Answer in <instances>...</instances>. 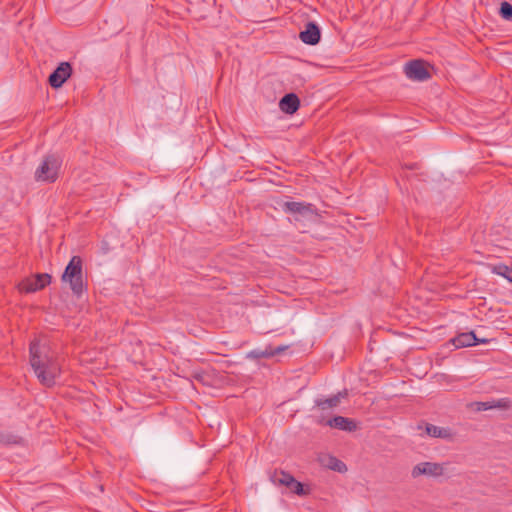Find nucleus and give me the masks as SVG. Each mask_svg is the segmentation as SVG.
<instances>
[{
  "instance_id": "7ed1b4c3",
  "label": "nucleus",
  "mask_w": 512,
  "mask_h": 512,
  "mask_svg": "<svg viewBox=\"0 0 512 512\" xmlns=\"http://www.w3.org/2000/svg\"><path fill=\"white\" fill-rule=\"evenodd\" d=\"M61 160L56 155H47L36 169L34 177L38 182L53 183L58 178Z\"/></svg>"
},
{
  "instance_id": "a211bd4d",
  "label": "nucleus",
  "mask_w": 512,
  "mask_h": 512,
  "mask_svg": "<svg viewBox=\"0 0 512 512\" xmlns=\"http://www.w3.org/2000/svg\"><path fill=\"white\" fill-rule=\"evenodd\" d=\"M492 272L494 274L500 275L507 279L510 282V279H512V268L508 267L505 264H497L492 266Z\"/></svg>"
},
{
  "instance_id": "412c9836",
  "label": "nucleus",
  "mask_w": 512,
  "mask_h": 512,
  "mask_svg": "<svg viewBox=\"0 0 512 512\" xmlns=\"http://www.w3.org/2000/svg\"><path fill=\"white\" fill-rule=\"evenodd\" d=\"M499 14L503 19L512 21V5L506 1L502 2Z\"/></svg>"
},
{
  "instance_id": "6ab92c4d",
  "label": "nucleus",
  "mask_w": 512,
  "mask_h": 512,
  "mask_svg": "<svg viewBox=\"0 0 512 512\" xmlns=\"http://www.w3.org/2000/svg\"><path fill=\"white\" fill-rule=\"evenodd\" d=\"M271 357H272V353L269 350V346L263 350L262 349H254L247 353V358L254 359V360L261 359V358H271Z\"/></svg>"
},
{
  "instance_id": "39448f33",
  "label": "nucleus",
  "mask_w": 512,
  "mask_h": 512,
  "mask_svg": "<svg viewBox=\"0 0 512 512\" xmlns=\"http://www.w3.org/2000/svg\"><path fill=\"white\" fill-rule=\"evenodd\" d=\"M444 474V465L435 462H420L412 468V478L420 476L440 477Z\"/></svg>"
},
{
  "instance_id": "20e7f679",
  "label": "nucleus",
  "mask_w": 512,
  "mask_h": 512,
  "mask_svg": "<svg viewBox=\"0 0 512 512\" xmlns=\"http://www.w3.org/2000/svg\"><path fill=\"white\" fill-rule=\"evenodd\" d=\"M404 72L408 79L423 82L430 79L431 74L422 60H411L404 66Z\"/></svg>"
},
{
  "instance_id": "b1692460",
  "label": "nucleus",
  "mask_w": 512,
  "mask_h": 512,
  "mask_svg": "<svg viewBox=\"0 0 512 512\" xmlns=\"http://www.w3.org/2000/svg\"><path fill=\"white\" fill-rule=\"evenodd\" d=\"M1 442L11 443L12 441L10 440V438H5L4 436L0 435V443Z\"/></svg>"
},
{
  "instance_id": "f03ea898",
  "label": "nucleus",
  "mask_w": 512,
  "mask_h": 512,
  "mask_svg": "<svg viewBox=\"0 0 512 512\" xmlns=\"http://www.w3.org/2000/svg\"><path fill=\"white\" fill-rule=\"evenodd\" d=\"M63 282L69 283L70 289L76 296H81L85 290L82 276V259L73 256L66 266L61 277Z\"/></svg>"
},
{
  "instance_id": "423d86ee",
  "label": "nucleus",
  "mask_w": 512,
  "mask_h": 512,
  "mask_svg": "<svg viewBox=\"0 0 512 512\" xmlns=\"http://www.w3.org/2000/svg\"><path fill=\"white\" fill-rule=\"evenodd\" d=\"M72 67L68 62H62L59 66L50 74L48 82L53 88H60L65 81L71 76Z\"/></svg>"
},
{
  "instance_id": "9d476101",
  "label": "nucleus",
  "mask_w": 512,
  "mask_h": 512,
  "mask_svg": "<svg viewBox=\"0 0 512 512\" xmlns=\"http://www.w3.org/2000/svg\"><path fill=\"white\" fill-rule=\"evenodd\" d=\"M456 348L470 347L478 343H486V339L479 340L473 331L460 333L451 340Z\"/></svg>"
},
{
  "instance_id": "9b49d317",
  "label": "nucleus",
  "mask_w": 512,
  "mask_h": 512,
  "mask_svg": "<svg viewBox=\"0 0 512 512\" xmlns=\"http://www.w3.org/2000/svg\"><path fill=\"white\" fill-rule=\"evenodd\" d=\"M299 106V98L294 93L284 95L279 102V108L286 114H294L298 110Z\"/></svg>"
},
{
  "instance_id": "f8f14e48",
  "label": "nucleus",
  "mask_w": 512,
  "mask_h": 512,
  "mask_svg": "<svg viewBox=\"0 0 512 512\" xmlns=\"http://www.w3.org/2000/svg\"><path fill=\"white\" fill-rule=\"evenodd\" d=\"M326 425H328L332 428L342 430V431L352 432V431L356 430V423L353 420L343 417V416H335V417L329 419L326 422Z\"/></svg>"
},
{
  "instance_id": "ddd939ff",
  "label": "nucleus",
  "mask_w": 512,
  "mask_h": 512,
  "mask_svg": "<svg viewBox=\"0 0 512 512\" xmlns=\"http://www.w3.org/2000/svg\"><path fill=\"white\" fill-rule=\"evenodd\" d=\"M425 430L429 436L434 438L451 439L453 437V433L450 428L427 424Z\"/></svg>"
},
{
  "instance_id": "5701e85b",
  "label": "nucleus",
  "mask_w": 512,
  "mask_h": 512,
  "mask_svg": "<svg viewBox=\"0 0 512 512\" xmlns=\"http://www.w3.org/2000/svg\"><path fill=\"white\" fill-rule=\"evenodd\" d=\"M286 349H287V346H278L276 348H273L272 346H269V350L272 353V357L282 353Z\"/></svg>"
},
{
  "instance_id": "6e6552de",
  "label": "nucleus",
  "mask_w": 512,
  "mask_h": 512,
  "mask_svg": "<svg viewBox=\"0 0 512 512\" xmlns=\"http://www.w3.org/2000/svg\"><path fill=\"white\" fill-rule=\"evenodd\" d=\"M348 396L347 390H343L338 392L337 394L329 397V398H318L315 400V406L319 408L321 411L332 410L339 406L341 400Z\"/></svg>"
},
{
  "instance_id": "1a4fd4ad",
  "label": "nucleus",
  "mask_w": 512,
  "mask_h": 512,
  "mask_svg": "<svg viewBox=\"0 0 512 512\" xmlns=\"http://www.w3.org/2000/svg\"><path fill=\"white\" fill-rule=\"evenodd\" d=\"M282 207L286 213L298 214L303 217L314 213L313 205L304 202L287 201Z\"/></svg>"
},
{
  "instance_id": "f257e3e1",
  "label": "nucleus",
  "mask_w": 512,
  "mask_h": 512,
  "mask_svg": "<svg viewBox=\"0 0 512 512\" xmlns=\"http://www.w3.org/2000/svg\"><path fill=\"white\" fill-rule=\"evenodd\" d=\"M29 350L30 365L39 382L46 387L54 386L61 373L60 364L54 353L36 340L31 342Z\"/></svg>"
},
{
  "instance_id": "2eb2a0df",
  "label": "nucleus",
  "mask_w": 512,
  "mask_h": 512,
  "mask_svg": "<svg viewBox=\"0 0 512 512\" xmlns=\"http://www.w3.org/2000/svg\"><path fill=\"white\" fill-rule=\"evenodd\" d=\"M325 466H327L329 469L333 470V471H337V472H340V473H343V472H346L347 471V466L344 462H342L341 460H339L338 458L336 457H333V456H328L327 457V462H323Z\"/></svg>"
},
{
  "instance_id": "0eeeda50",
  "label": "nucleus",
  "mask_w": 512,
  "mask_h": 512,
  "mask_svg": "<svg viewBox=\"0 0 512 512\" xmlns=\"http://www.w3.org/2000/svg\"><path fill=\"white\" fill-rule=\"evenodd\" d=\"M299 38L303 43L308 45L318 44L321 38V32L318 25L315 22H308L305 25V29L300 32Z\"/></svg>"
},
{
  "instance_id": "4be33fe9",
  "label": "nucleus",
  "mask_w": 512,
  "mask_h": 512,
  "mask_svg": "<svg viewBox=\"0 0 512 512\" xmlns=\"http://www.w3.org/2000/svg\"><path fill=\"white\" fill-rule=\"evenodd\" d=\"M36 286H37V283L33 281V276H32V277L24 279L19 284V289L26 293H32V292H36L37 290H30V289L34 288Z\"/></svg>"
},
{
  "instance_id": "4468645a",
  "label": "nucleus",
  "mask_w": 512,
  "mask_h": 512,
  "mask_svg": "<svg viewBox=\"0 0 512 512\" xmlns=\"http://www.w3.org/2000/svg\"><path fill=\"white\" fill-rule=\"evenodd\" d=\"M291 478H292V475L285 471H274L270 475V480L275 485H280V486H285V487H287L288 484H290Z\"/></svg>"
},
{
  "instance_id": "dca6fc26",
  "label": "nucleus",
  "mask_w": 512,
  "mask_h": 512,
  "mask_svg": "<svg viewBox=\"0 0 512 512\" xmlns=\"http://www.w3.org/2000/svg\"><path fill=\"white\" fill-rule=\"evenodd\" d=\"M476 405L477 410L485 411L492 408H506L508 406V401L506 399H500L492 402H478Z\"/></svg>"
},
{
  "instance_id": "aec40b11",
  "label": "nucleus",
  "mask_w": 512,
  "mask_h": 512,
  "mask_svg": "<svg viewBox=\"0 0 512 512\" xmlns=\"http://www.w3.org/2000/svg\"><path fill=\"white\" fill-rule=\"evenodd\" d=\"M287 488L291 492H293L299 496L305 495L307 493L304 490L303 484L301 482L297 481L293 476H292V478L290 480V484H288Z\"/></svg>"
},
{
  "instance_id": "f3484780",
  "label": "nucleus",
  "mask_w": 512,
  "mask_h": 512,
  "mask_svg": "<svg viewBox=\"0 0 512 512\" xmlns=\"http://www.w3.org/2000/svg\"><path fill=\"white\" fill-rule=\"evenodd\" d=\"M33 281L37 283V286L30 290H41L50 284L51 276L47 273H39L33 276Z\"/></svg>"
}]
</instances>
